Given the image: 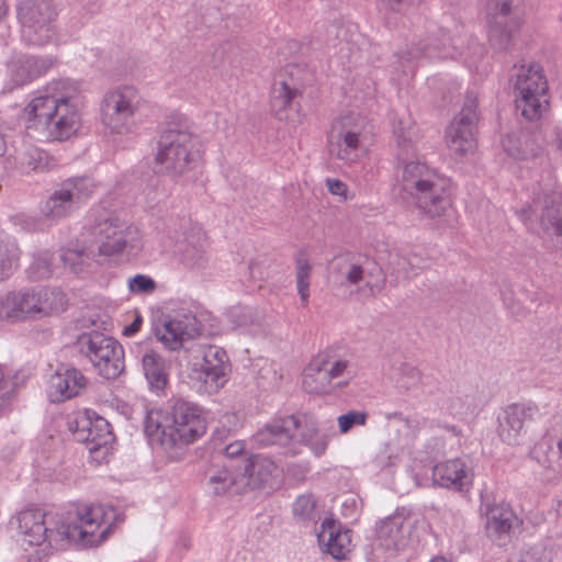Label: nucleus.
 <instances>
[{"label": "nucleus", "instance_id": "nucleus-7", "mask_svg": "<svg viewBox=\"0 0 562 562\" xmlns=\"http://www.w3.org/2000/svg\"><path fill=\"white\" fill-rule=\"evenodd\" d=\"M196 137L187 128L168 125L158 139L156 164L171 177L182 176L192 168L199 156Z\"/></svg>", "mask_w": 562, "mask_h": 562}, {"label": "nucleus", "instance_id": "nucleus-62", "mask_svg": "<svg viewBox=\"0 0 562 562\" xmlns=\"http://www.w3.org/2000/svg\"><path fill=\"white\" fill-rule=\"evenodd\" d=\"M7 319V314L4 313V300L3 295H0V322Z\"/></svg>", "mask_w": 562, "mask_h": 562}, {"label": "nucleus", "instance_id": "nucleus-35", "mask_svg": "<svg viewBox=\"0 0 562 562\" xmlns=\"http://www.w3.org/2000/svg\"><path fill=\"white\" fill-rule=\"evenodd\" d=\"M301 93V85L292 77L280 79L274 82L271 90V108L274 110L279 120L285 119L283 112L291 106L292 101Z\"/></svg>", "mask_w": 562, "mask_h": 562}, {"label": "nucleus", "instance_id": "nucleus-23", "mask_svg": "<svg viewBox=\"0 0 562 562\" xmlns=\"http://www.w3.org/2000/svg\"><path fill=\"white\" fill-rule=\"evenodd\" d=\"M83 373L70 366H60L50 376L48 383V397L52 403H61L79 396L88 385Z\"/></svg>", "mask_w": 562, "mask_h": 562}, {"label": "nucleus", "instance_id": "nucleus-5", "mask_svg": "<svg viewBox=\"0 0 562 562\" xmlns=\"http://www.w3.org/2000/svg\"><path fill=\"white\" fill-rule=\"evenodd\" d=\"M206 431V423L201 408L189 401L177 398L171 407V423L162 425L159 415L150 413L145 422V432L151 440H158L161 446L171 448L187 446Z\"/></svg>", "mask_w": 562, "mask_h": 562}, {"label": "nucleus", "instance_id": "nucleus-41", "mask_svg": "<svg viewBox=\"0 0 562 562\" xmlns=\"http://www.w3.org/2000/svg\"><path fill=\"white\" fill-rule=\"evenodd\" d=\"M194 366L225 375L231 369L226 351L217 346H209L204 350L202 361Z\"/></svg>", "mask_w": 562, "mask_h": 562}, {"label": "nucleus", "instance_id": "nucleus-58", "mask_svg": "<svg viewBox=\"0 0 562 562\" xmlns=\"http://www.w3.org/2000/svg\"><path fill=\"white\" fill-rule=\"evenodd\" d=\"M394 12H398L404 0H378Z\"/></svg>", "mask_w": 562, "mask_h": 562}, {"label": "nucleus", "instance_id": "nucleus-46", "mask_svg": "<svg viewBox=\"0 0 562 562\" xmlns=\"http://www.w3.org/2000/svg\"><path fill=\"white\" fill-rule=\"evenodd\" d=\"M552 549L539 542L522 551L517 562H552Z\"/></svg>", "mask_w": 562, "mask_h": 562}, {"label": "nucleus", "instance_id": "nucleus-38", "mask_svg": "<svg viewBox=\"0 0 562 562\" xmlns=\"http://www.w3.org/2000/svg\"><path fill=\"white\" fill-rule=\"evenodd\" d=\"M191 379L193 381V387L201 394L217 393L227 382L225 374L216 373L199 367H194Z\"/></svg>", "mask_w": 562, "mask_h": 562}, {"label": "nucleus", "instance_id": "nucleus-53", "mask_svg": "<svg viewBox=\"0 0 562 562\" xmlns=\"http://www.w3.org/2000/svg\"><path fill=\"white\" fill-rule=\"evenodd\" d=\"M393 453L389 446H385L381 451L374 457L373 463L376 468L385 469L393 464Z\"/></svg>", "mask_w": 562, "mask_h": 562}, {"label": "nucleus", "instance_id": "nucleus-25", "mask_svg": "<svg viewBox=\"0 0 562 562\" xmlns=\"http://www.w3.org/2000/svg\"><path fill=\"white\" fill-rule=\"evenodd\" d=\"M472 469L462 458L447 460L432 468V481L441 487L468 491L472 485Z\"/></svg>", "mask_w": 562, "mask_h": 562}, {"label": "nucleus", "instance_id": "nucleus-44", "mask_svg": "<svg viewBox=\"0 0 562 562\" xmlns=\"http://www.w3.org/2000/svg\"><path fill=\"white\" fill-rule=\"evenodd\" d=\"M53 274L52 258L47 251H41L33 257V261L27 269L30 280L38 281L48 279Z\"/></svg>", "mask_w": 562, "mask_h": 562}, {"label": "nucleus", "instance_id": "nucleus-45", "mask_svg": "<svg viewBox=\"0 0 562 562\" xmlns=\"http://www.w3.org/2000/svg\"><path fill=\"white\" fill-rule=\"evenodd\" d=\"M422 381L420 372L414 366L404 363L396 372L395 385L402 391L416 389Z\"/></svg>", "mask_w": 562, "mask_h": 562}, {"label": "nucleus", "instance_id": "nucleus-6", "mask_svg": "<svg viewBox=\"0 0 562 562\" xmlns=\"http://www.w3.org/2000/svg\"><path fill=\"white\" fill-rule=\"evenodd\" d=\"M516 112L527 121L540 119L548 104V81L539 64L515 65L510 75Z\"/></svg>", "mask_w": 562, "mask_h": 562}, {"label": "nucleus", "instance_id": "nucleus-52", "mask_svg": "<svg viewBox=\"0 0 562 562\" xmlns=\"http://www.w3.org/2000/svg\"><path fill=\"white\" fill-rule=\"evenodd\" d=\"M366 274L364 266L350 263L346 271V282L350 285H356L363 281Z\"/></svg>", "mask_w": 562, "mask_h": 562}, {"label": "nucleus", "instance_id": "nucleus-60", "mask_svg": "<svg viewBox=\"0 0 562 562\" xmlns=\"http://www.w3.org/2000/svg\"><path fill=\"white\" fill-rule=\"evenodd\" d=\"M8 13V5L4 0H0V21L4 19Z\"/></svg>", "mask_w": 562, "mask_h": 562}, {"label": "nucleus", "instance_id": "nucleus-40", "mask_svg": "<svg viewBox=\"0 0 562 562\" xmlns=\"http://www.w3.org/2000/svg\"><path fill=\"white\" fill-rule=\"evenodd\" d=\"M40 316L64 312L67 307L65 293L59 289L37 288Z\"/></svg>", "mask_w": 562, "mask_h": 562}, {"label": "nucleus", "instance_id": "nucleus-28", "mask_svg": "<svg viewBox=\"0 0 562 562\" xmlns=\"http://www.w3.org/2000/svg\"><path fill=\"white\" fill-rule=\"evenodd\" d=\"M317 541L324 552L337 560L345 559L351 542L349 530L342 529L340 522L331 517L322 521Z\"/></svg>", "mask_w": 562, "mask_h": 562}, {"label": "nucleus", "instance_id": "nucleus-22", "mask_svg": "<svg viewBox=\"0 0 562 562\" xmlns=\"http://www.w3.org/2000/svg\"><path fill=\"white\" fill-rule=\"evenodd\" d=\"M409 532V519L403 513L395 512L379 524L375 532L376 549L392 553L402 551L408 544Z\"/></svg>", "mask_w": 562, "mask_h": 562}, {"label": "nucleus", "instance_id": "nucleus-14", "mask_svg": "<svg viewBox=\"0 0 562 562\" xmlns=\"http://www.w3.org/2000/svg\"><path fill=\"white\" fill-rule=\"evenodd\" d=\"M477 120V95L468 92L461 112L446 131L447 145L456 155L462 156L474 150Z\"/></svg>", "mask_w": 562, "mask_h": 562}, {"label": "nucleus", "instance_id": "nucleus-17", "mask_svg": "<svg viewBox=\"0 0 562 562\" xmlns=\"http://www.w3.org/2000/svg\"><path fill=\"white\" fill-rule=\"evenodd\" d=\"M69 429L77 441L87 445L90 452L106 448L114 441L110 423L94 412L79 414L69 423Z\"/></svg>", "mask_w": 562, "mask_h": 562}, {"label": "nucleus", "instance_id": "nucleus-16", "mask_svg": "<svg viewBox=\"0 0 562 562\" xmlns=\"http://www.w3.org/2000/svg\"><path fill=\"white\" fill-rule=\"evenodd\" d=\"M154 333L165 348L175 351L179 350L184 341L200 334V323L192 312H178L172 316H166L156 325Z\"/></svg>", "mask_w": 562, "mask_h": 562}, {"label": "nucleus", "instance_id": "nucleus-29", "mask_svg": "<svg viewBox=\"0 0 562 562\" xmlns=\"http://www.w3.org/2000/svg\"><path fill=\"white\" fill-rule=\"evenodd\" d=\"M7 321L18 322L40 315L37 288L10 291L3 295Z\"/></svg>", "mask_w": 562, "mask_h": 562}, {"label": "nucleus", "instance_id": "nucleus-51", "mask_svg": "<svg viewBox=\"0 0 562 562\" xmlns=\"http://www.w3.org/2000/svg\"><path fill=\"white\" fill-rule=\"evenodd\" d=\"M318 355H326V372L330 381L341 376L348 368L349 362L347 360L333 359L328 351L319 352Z\"/></svg>", "mask_w": 562, "mask_h": 562}, {"label": "nucleus", "instance_id": "nucleus-24", "mask_svg": "<svg viewBox=\"0 0 562 562\" xmlns=\"http://www.w3.org/2000/svg\"><path fill=\"white\" fill-rule=\"evenodd\" d=\"M239 470L240 482L244 493L251 490L272 486L278 476V467L269 458L254 456L246 460L243 469Z\"/></svg>", "mask_w": 562, "mask_h": 562}, {"label": "nucleus", "instance_id": "nucleus-27", "mask_svg": "<svg viewBox=\"0 0 562 562\" xmlns=\"http://www.w3.org/2000/svg\"><path fill=\"white\" fill-rule=\"evenodd\" d=\"M136 357L142 362L143 372L150 390L156 392L165 390L169 379L168 361L146 341L137 345Z\"/></svg>", "mask_w": 562, "mask_h": 562}, {"label": "nucleus", "instance_id": "nucleus-30", "mask_svg": "<svg viewBox=\"0 0 562 562\" xmlns=\"http://www.w3.org/2000/svg\"><path fill=\"white\" fill-rule=\"evenodd\" d=\"M206 479V486L213 495L244 493L239 486L241 482L238 469L231 471L226 467H214L207 471Z\"/></svg>", "mask_w": 562, "mask_h": 562}, {"label": "nucleus", "instance_id": "nucleus-26", "mask_svg": "<svg viewBox=\"0 0 562 562\" xmlns=\"http://www.w3.org/2000/svg\"><path fill=\"white\" fill-rule=\"evenodd\" d=\"M494 10L495 13L490 20L488 41L496 49H507L512 32L518 25L513 18V0H496Z\"/></svg>", "mask_w": 562, "mask_h": 562}, {"label": "nucleus", "instance_id": "nucleus-34", "mask_svg": "<svg viewBox=\"0 0 562 562\" xmlns=\"http://www.w3.org/2000/svg\"><path fill=\"white\" fill-rule=\"evenodd\" d=\"M555 451L548 440L539 441L530 451V457L542 467V477L549 483L558 482L562 477V463L554 462Z\"/></svg>", "mask_w": 562, "mask_h": 562}, {"label": "nucleus", "instance_id": "nucleus-19", "mask_svg": "<svg viewBox=\"0 0 562 562\" xmlns=\"http://www.w3.org/2000/svg\"><path fill=\"white\" fill-rule=\"evenodd\" d=\"M481 512L485 517V532L487 537L502 546L519 529L522 521L515 514L509 504L484 502Z\"/></svg>", "mask_w": 562, "mask_h": 562}, {"label": "nucleus", "instance_id": "nucleus-54", "mask_svg": "<svg viewBox=\"0 0 562 562\" xmlns=\"http://www.w3.org/2000/svg\"><path fill=\"white\" fill-rule=\"evenodd\" d=\"M547 144L562 154V130L559 126L552 127L546 135Z\"/></svg>", "mask_w": 562, "mask_h": 562}, {"label": "nucleus", "instance_id": "nucleus-3", "mask_svg": "<svg viewBox=\"0 0 562 562\" xmlns=\"http://www.w3.org/2000/svg\"><path fill=\"white\" fill-rule=\"evenodd\" d=\"M81 83L70 78L53 79L26 104V130L53 140H66L81 126Z\"/></svg>", "mask_w": 562, "mask_h": 562}, {"label": "nucleus", "instance_id": "nucleus-9", "mask_svg": "<svg viewBox=\"0 0 562 562\" xmlns=\"http://www.w3.org/2000/svg\"><path fill=\"white\" fill-rule=\"evenodd\" d=\"M16 15L21 24V40L26 45L41 47L55 37L57 13L53 0H19Z\"/></svg>", "mask_w": 562, "mask_h": 562}, {"label": "nucleus", "instance_id": "nucleus-47", "mask_svg": "<svg viewBox=\"0 0 562 562\" xmlns=\"http://www.w3.org/2000/svg\"><path fill=\"white\" fill-rule=\"evenodd\" d=\"M14 393L15 382L10 378H5L0 367V417L10 409Z\"/></svg>", "mask_w": 562, "mask_h": 562}, {"label": "nucleus", "instance_id": "nucleus-15", "mask_svg": "<svg viewBox=\"0 0 562 562\" xmlns=\"http://www.w3.org/2000/svg\"><path fill=\"white\" fill-rule=\"evenodd\" d=\"M98 236L99 254L113 256L121 254L125 247H134L137 229L119 217L108 216L99 220L94 226Z\"/></svg>", "mask_w": 562, "mask_h": 562}, {"label": "nucleus", "instance_id": "nucleus-64", "mask_svg": "<svg viewBox=\"0 0 562 562\" xmlns=\"http://www.w3.org/2000/svg\"><path fill=\"white\" fill-rule=\"evenodd\" d=\"M555 510H557L558 516L562 517V501L558 502Z\"/></svg>", "mask_w": 562, "mask_h": 562}, {"label": "nucleus", "instance_id": "nucleus-2", "mask_svg": "<svg viewBox=\"0 0 562 562\" xmlns=\"http://www.w3.org/2000/svg\"><path fill=\"white\" fill-rule=\"evenodd\" d=\"M394 136L398 147L397 159L401 162L393 186L394 194L425 215L441 216L451 205L450 180L424 162L406 161L417 151L411 131L398 128L394 131Z\"/></svg>", "mask_w": 562, "mask_h": 562}, {"label": "nucleus", "instance_id": "nucleus-4", "mask_svg": "<svg viewBox=\"0 0 562 562\" xmlns=\"http://www.w3.org/2000/svg\"><path fill=\"white\" fill-rule=\"evenodd\" d=\"M485 48L473 36L450 37L435 23H429L425 32H415L409 44L395 53L403 72L413 71V63L426 58L462 57L468 64H475L484 55Z\"/></svg>", "mask_w": 562, "mask_h": 562}, {"label": "nucleus", "instance_id": "nucleus-31", "mask_svg": "<svg viewBox=\"0 0 562 562\" xmlns=\"http://www.w3.org/2000/svg\"><path fill=\"white\" fill-rule=\"evenodd\" d=\"M425 265L416 254L403 255L400 251H392L389 255L387 273L392 278L391 284L396 285L398 282L409 280L423 269Z\"/></svg>", "mask_w": 562, "mask_h": 562}, {"label": "nucleus", "instance_id": "nucleus-63", "mask_svg": "<svg viewBox=\"0 0 562 562\" xmlns=\"http://www.w3.org/2000/svg\"><path fill=\"white\" fill-rule=\"evenodd\" d=\"M428 562H450L447 558L442 555H437L430 559Z\"/></svg>", "mask_w": 562, "mask_h": 562}, {"label": "nucleus", "instance_id": "nucleus-43", "mask_svg": "<svg viewBox=\"0 0 562 562\" xmlns=\"http://www.w3.org/2000/svg\"><path fill=\"white\" fill-rule=\"evenodd\" d=\"M312 267L304 256L296 258V288L302 304L305 306L310 297V276Z\"/></svg>", "mask_w": 562, "mask_h": 562}, {"label": "nucleus", "instance_id": "nucleus-48", "mask_svg": "<svg viewBox=\"0 0 562 562\" xmlns=\"http://www.w3.org/2000/svg\"><path fill=\"white\" fill-rule=\"evenodd\" d=\"M367 419L368 414L366 412L350 411L342 414L337 418L339 431L341 434H346L355 426H363L366 425Z\"/></svg>", "mask_w": 562, "mask_h": 562}, {"label": "nucleus", "instance_id": "nucleus-61", "mask_svg": "<svg viewBox=\"0 0 562 562\" xmlns=\"http://www.w3.org/2000/svg\"><path fill=\"white\" fill-rule=\"evenodd\" d=\"M325 449H326L325 442L317 443L313 447V450L317 456L322 454L325 451Z\"/></svg>", "mask_w": 562, "mask_h": 562}, {"label": "nucleus", "instance_id": "nucleus-59", "mask_svg": "<svg viewBox=\"0 0 562 562\" xmlns=\"http://www.w3.org/2000/svg\"><path fill=\"white\" fill-rule=\"evenodd\" d=\"M7 150V142L3 133L0 131V156L4 155Z\"/></svg>", "mask_w": 562, "mask_h": 562}, {"label": "nucleus", "instance_id": "nucleus-20", "mask_svg": "<svg viewBox=\"0 0 562 562\" xmlns=\"http://www.w3.org/2000/svg\"><path fill=\"white\" fill-rule=\"evenodd\" d=\"M539 414L538 405L532 402L507 405L498 416L497 432L502 441L519 445L526 432L525 423L536 419Z\"/></svg>", "mask_w": 562, "mask_h": 562}, {"label": "nucleus", "instance_id": "nucleus-49", "mask_svg": "<svg viewBox=\"0 0 562 562\" xmlns=\"http://www.w3.org/2000/svg\"><path fill=\"white\" fill-rule=\"evenodd\" d=\"M60 259L66 267L75 273H79L83 270L85 260L87 255L83 250L67 249L60 255Z\"/></svg>", "mask_w": 562, "mask_h": 562}, {"label": "nucleus", "instance_id": "nucleus-21", "mask_svg": "<svg viewBox=\"0 0 562 562\" xmlns=\"http://www.w3.org/2000/svg\"><path fill=\"white\" fill-rule=\"evenodd\" d=\"M361 128L352 122L351 116H344L334 122L328 135V150L331 156L345 161H353L360 153Z\"/></svg>", "mask_w": 562, "mask_h": 562}, {"label": "nucleus", "instance_id": "nucleus-32", "mask_svg": "<svg viewBox=\"0 0 562 562\" xmlns=\"http://www.w3.org/2000/svg\"><path fill=\"white\" fill-rule=\"evenodd\" d=\"M326 355H317L303 372V387L308 393L325 394L331 391V381L326 372Z\"/></svg>", "mask_w": 562, "mask_h": 562}, {"label": "nucleus", "instance_id": "nucleus-39", "mask_svg": "<svg viewBox=\"0 0 562 562\" xmlns=\"http://www.w3.org/2000/svg\"><path fill=\"white\" fill-rule=\"evenodd\" d=\"M20 254L14 239H0V283L8 280L18 268Z\"/></svg>", "mask_w": 562, "mask_h": 562}, {"label": "nucleus", "instance_id": "nucleus-42", "mask_svg": "<svg viewBox=\"0 0 562 562\" xmlns=\"http://www.w3.org/2000/svg\"><path fill=\"white\" fill-rule=\"evenodd\" d=\"M364 285L360 288V291L366 296H376L383 291L385 286V273L383 272L382 268L375 262H367L364 265Z\"/></svg>", "mask_w": 562, "mask_h": 562}, {"label": "nucleus", "instance_id": "nucleus-13", "mask_svg": "<svg viewBox=\"0 0 562 562\" xmlns=\"http://www.w3.org/2000/svg\"><path fill=\"white\" fill-rule=\"evenodd\" d=\"M519 218L526 227L538 235L562 237V195L552 191L537 198L532 204L521 207Z\"/></svg>", "mask_w": 562, "mask_h": 562}, {"label": "nucleus", "instance_id": "nucleus-18", "mask_svg": "<svg viewBox=\"0 0 562 562\" xmlns=\"http://www.w3.org/2000/svg\"><path fill=\"white\" fill-rule=\"evenodd\" d=\"M53 55L19 54L8 63V85L10 89L24 87L45 76L56 64Z\"/></svg>", "mask_w": 562, "mask_h": 562}, {"label": "nucleus", "instance_id": "nucleus-33", "mask_svg": "<svg viewBox=\"0 0 562 562\" xmlns=\"http://www.w3.org/2000/svg\"><path fill=\"white\" fill-rule=\"evenodd\" d=\"M14 166L22 175L43 172L49 168V156L34 145H23L15 153Z\"/></svg>", "mask_w": 562, "mask_h": 562}, {"label": "nucleus", "instance_id": "nucleus-56", "mask_svg": "<svg viewBox=\"0 0 562 562\" xmlns=\"http://www.w3.org/2000/svg\"><path fill=\"white\" fill-rule=\"evenodd\" d=\"M326 186L331 194L346 198L347 184L336 178H327Z\"/></svg>", "mask_w": 562, "mask_h": 562}, {"label": "nucleus", "instance_id": "nucleus-50", "mask_svg": "<svg viewBox=\"0 0 562 562\" xmlns=\"http://www.w3.org/2000/svg\"><path fill=\"white\" fill-rule=\"evenodd\" d=\"M128 289L132 293L149 294L156 290V282L148 276L136 274L128 280Z\"/></svg>", "mask_w": 562, "mask_h": 562}, {"label": "nucleus", "instance_id": "nucleus-10", "mask_svg": "<svg viewBox=\"0 0 562 562\" xmlns=\"http://www.w3.org/2000/svg\"><path fill=\"white\" fill-rule=\"evenodd\" d=\"M303 416L294 414L274 418L256 432L254 440L258 446H279L285 449V454L295 456L316 431L314 426L303 429Z\"/></svg>", "mask_w": 562, "mask_h": 562}, {"label": "nucleus", "instance_id": "nucleus-11", "mask_svg": "<svg viewBox=\"0 0 562 562\" xmlns=\"http://www.w3.org/2000/svg\"><path fill=\"white\" fill-rule=\"evenodd\" d=\"M139 95L132 86L119 87L105 93L101 103V121L113 134H128L136 127Z\"/></svg>", "mask_w": 562, "mask_h": 562}, {"label": "nucleus", "instance_id": "nucleus-57", "mask_svg": "<svg viewBox=\"0 0 562 562\" xmlns=\"http://www.w3.org/2000/svg\"><path fill=\"white\" fill-rule=\"evenodd\" d=\"M142 318L137 316L128 326L123 330L125 336H133L140 329Z\"/></svg>", "mask_w": 562, "mask_h": 562}, {"label": "nucleus", "instance_id": "nucleus-36", "mask_svg": "<svg viewBox=\"0 0 562 562\" xmlns=\"http://www.w3.org/2000/svg\"><path fill=\"white\" fill-rule=\"evenodd\" d=\"M292 515L299 524H316L322 517L317 499L311 493L299 495L292 504Z\"/></svg>", "mask_w": 562, "mask_h": 562}, {"label": "nucleus", "instance_id": "nucleus-1", "mask_svg": "<svg viewBox=\"0 0 562 562\" xmlns=\"http://www.w3.org/2000/svg\"><path fill=\"white\" fill-rule=\"evenodd\" d=\"M16 529L18 540L22 544L41 546L47 543L52 549L63 550L69 543L92 547L102 543L111 530L104 524V512L99 505L78 507L75 513L48 521L40 508L26 507L10 521Z\"/></svg>", "mask_w": 562, "mask_h": 562}, {"label": "nucleus", "instance_id": "nucleus-37", "mask_svg": "<svg viewBox=\"0 0 562 562\" xmlns=\"http://www.w3.org/2000/svg\"><path fill=\"white\" fill-rule=\"evenodd\" d=\"M504 150L515 159H528L536 156V146L530 135L525 132H513L503 139Z\"/></svg>", "mask_w": 562, "mask_h": 562}, {"label": "nucleus", "instance_id": "nucleus-12", "mask_svg": "<svg viewBox=\"0 0 562 562\" xmlns=\"http://www.w3.org/2000/svg\"><path fill=\"white\" fill-rule=\"evenodd\" d=\"M97 184L89 177H76L65 180L44 202L42 214L56 221L71 214L95 191Z\"/></svg>", "mask_w": 562, "mask_h": 562}, {"label": "nucleus", "instance_id": "nucleus-55", "mask_svg": "<svg viewBox=\"0 0 562 562\" xmlns=\"http://www.w3.org/2000/svg\"><path fill=\"white\" fill-rule=\"evenodd\" d=\"M246 445L243 440H235L223 449L224 454L229 459L240 457L245 452Z\"/></svg>", "mask_w": 562, "mask_h": 562}, {"label": "nucleus", "instance_id": "nucleus-8", "mask_svg": "<svg viewBox=\"0 0 562 562\" xmlns=\"http://www.w3.org/2000/svg\"><path fill=\"white\" fill-rule=\"evenodd\" d=\"M74 350L88 359L98 374L104 379H116L124 370V350L113 337L91 329L81 333L75 340Z\"/></svg>", "mask_w": 562, "mask_h": 562}]
</instances>
